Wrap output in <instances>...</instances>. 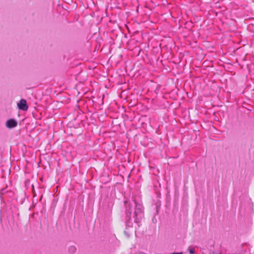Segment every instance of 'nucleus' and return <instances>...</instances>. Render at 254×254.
<instances>
[{"instance_id": "1", "label": "nucleus", "mask_w": 254, "mask_h": 254, "mask_svg": "<svg viewBox=\"0 0 254 254\" xmlns=\"http://www.w3.org/2000/svg\"><path fill=\"white\" fill-rule=\"evenodd\" d=\"M17 106L19 109L23 111H27L28 108L27 102L25 99H21L20 102L17 104Z\"/></svg>"}, {"instance_id": "2", "label": "nucleus", "mask_w": 254, "mask_h": 254, "mask_svg": "<svg viewBox=\"0 0 254 254\" xmlns=\"http://www.w3.org/2000/svg\"><path fill=\"white\" fill-rule=\"evenodd\" d=\"M17 123L14 119H9L6 123V126L8 128H12L17 126Z\"/></svg>"}, {"instance_id": "3", "label": "nucleus", "mask_w": 254, "mask_h": 254, "mask_svg": "<svg viewBox=\"0 0 254 254\" xmlns=\"http://www.w3.org/2000/svg\"><path fill=\"white\" fill-rule=\"evenodd\" d=\"M189 252L190 254H194L195 252V249L194 248H191L189 249Z\"/></svg>"}, {"instance_id": "4", "label": "nucleus", "mask_w": 254, "mask_h": 254, "mask_svg": "<svg viewBox=\"0 0 254 254\" xmlns=\"http://www.w3.org/2000/svg\"><path fill=\"white\" fill-rule=\"evenodd\" d=\"M70 251H71L72 252H75V250H76V249L74 247H71L70 248Z\"/></svg>"}, {"instance_id": "5", "label": "nucleus", "mask_w": 254, "mask_h": 254, "mask_svg": "<svg viewBox=\"0 0 254 254\" xmlns=\"http://www.w3.org/2000/svg\"><path fill=\"white\" fill-rule=\"evenodd\" d=\"M173 254H182V253H173Z\"/></svg>"}]
</instances>
